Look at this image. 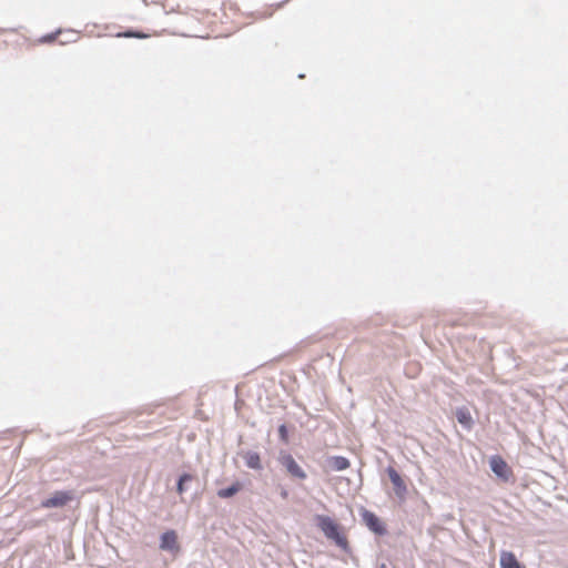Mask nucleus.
I'll list each match as a JSON object with an SVG mask.
<instances>
[{
    "label": "nucleus",
    "mask_w": 568,
    "mask_h": 568,
    "mask_svg": "<svg viewBox=\"0 0 568 568\" xmlns=\"http://www.w3.org/2000/svg\"><path fill=\"white\" fill-rule=\"evenodd\" d=\"M160 548L163 550L179 552L180 546L178 542V535L174 530H168L161 536Z\"/></svg>",
    "instance_id": "7"
},
{
    "label": "nucleus",
    "mask_w": 568,
    "mask_h": 568,
    "mask_svg": "<svg viewBox=\"0 0 568 568\" xmlns=\"http://www.w3.org/2000/svg\"><path fill=\"white\" fill-rule=\"evenodd\" d=\"M118 37L120 38H136V39H146L151 36H159L158 32H153L151 34H148V33H143V32H140V31H125V32H120L116 34Z\"/></svg>",
    "instance_id": "15"
},
{
    "label": "nucleus",
    "mask_w": 568,
    "mask_h": 568,
    "mask_svg": "<svg viewBox=\"0 0 568 568\" xmlns=\"http://www.w3.org/2000/svg\"><path fill=\"white\" fill-rule=\"evenodd\" d=\"M500 568H526L511 551L503 550L499 559Z\"/></svg>",
    "instance_id": "10"
},
{
    "label": "nucleus",
    "mask_w": 568,
    "mask_h": 568,
    "mask_svg": "<svg viewBox=\"0 0 568 568\" xmlns=\"http://www.w3.org/2000/svg\"><path fill=\"white\" fill-rule=\"evenodd\" d=\"M219 10L223 13L229 27L232 28V24L235 22L236 18L240 16V8L233 1H224L219 7Z\"/></svg>",
    "instance_id": "6"
},
{
    "label": "nucleus",
    "mask_w": 568,
    "mask_h": 568,
    "mask_svg": "<svg viewBox=\"0 0 568 568\" xmlns=\"http://www.w3.org/2000/svg\"><path fill=\"white\" fill-rule=\"evenodd\" d=\"M244 459H245V464L248 468H252V469H261L262 468L261 457L257 453L247 452L244 456Z\"/></svg>",
    "instance_id": "12"
},
{
    "label": "nucleus",
    "mask_w": 568,
    "mask_h": 568,
    "mask_svg": "<svg viewBox=\"0 0 568 568\" xmlns=\"http://www.w3.org/2000/svg\"><path fill=\"white\" fill-rule=\"evenodd\" d=\"M281 495H282V497H283V498H287V495H288V494H287V491H286V490H283Z\"/></svg>",
    "instance_id": "18"
},
{
    "label": "nucleus",
    "mask_w": 568,
    "mask_h": 568,
    "mask_svg": "<svg viewBox=\"0 0 568 568\" xmlns=\"http://www.w3.org/2000/svg\"><path fill=\"white\" fill-rule=\"evenodd\" d=\"M387 475L389 477V480L393 484L396 495L399 497H403L407 491V487H406L404 479L400 477V475L397 473V470L393 467L387 468Z\"/></svg>",
    "instance_id": "8"
},
{
    "label": "nucleus",
    "mask_w": 568,
    "mask_h": 568,
    "mask_svg": "<svg viewBox=\"0 0 568 568\" xmlns=\"http://www.w3.org/2000/svg\"><path fill=\"white\" fill-rule=\"evenodd\" d=\"M241 489H242L241 483L236 481L227 488L220 489L217 491V496L220 498H230V497L234 496L236 493H239Z\"/></svg>",
    "instance_id": "14"
},
{
    "label": "nucleus",
    "mask_w": 568,
    "mask_h": 568,
    "mask_svg": "<svg viewBox=\"0 0 568 568\" xmlns=\"http://www.w3.org/2000/svg\"><path fill=\"white\" fill-rule=\"evenodd\" d=\"M363 520L365 525L374 532L378 535H383L385 532V527L381 519L372 511H364L363 513Z\"/></svg>",
    "instance_id": "9"
},
{
    "label": "nucleus",
    "mask_w": 568,
    "mask_h": 568,
    "mask_svg": "<svg viewBox=\"0 0 568 568\" xmlns=\"http://www.w3.org/2000/svg\"><path fill=\"white\" fill-rule=\"evenodd\" d=\"M197 20L203 23L214 37L227 36L231 33L232 29L229 27L223 13L219 10H202L197 11L196 16Z\"/></svg>",
    "instance_id": "1"
},
{
    "label": "nucleus",
    "mask_w": 568,
    "mask_h": 568,
    "mask_svg": "<svg viewBox=\"0 0 568 568\" xmlns=\"http://www.w3.org/2000/svg\"><path fill=\"white\" fill-rule=\"evenodd\" d=\"M489 465L494 474L504 481H508L513 477L511 468L500 456H493L489 460Z\"/></svg>",
    "instance_id": "4"
},
{
    "label": "nucleus",
    "mask_w": 568,
    "mask_h": 568,
    "mask_svg": "<svg viewBox=\"0 0 568 568\" xmlns=\"http://www.w3.org/2000/svg\"><path fill=\"white\" fill-rule=\"evenodd\" d=\"M379 568H387V566L385 564H382Z\"/></svg>",
    "instance_id": "19"
},
{
    "label": "nucleus",
    "mask_w": 568,
    "mask_h": 568,
    "mask_svg": "<svg viewBox=\"0 0 568 568\" xmlns=\"http://www.w3.org/2000/svg\"><path fill=\"white\" fill-rule=\"evenodd\" d=\"M456 418L458 423L466 428H470L473 426V417L467 408H458L456 412Z\"/></svg>",
    "instance_id": "11"
},
{
    "label": "nucleus",
    "mask_w": 568,
    "mask_h": 568,
    "mask_svg": "<svg viewBox=\"0 0 568 568\" xmlns=\"http://www.w3.org/2000/svg\"><path fill=\"white\" fill-rule=\"evenodd\" d=\"M317 524L323 534L335 541V544L342 549L346 550L348 547V540L346 536L339 530L338 525L327 516H318Z\"/></svg>",
    "instance_id": "2"
},
{
    "label": "nucleus",
    "mask_w": 568,
    "mask_h": 568,
    "mask_svg": "<svg viewBox=\"0 0 568 568\" xmlns=\"http://www.w3.org/2000/svg\"><path fill=\"white\" fill-rule=\"evenodd\" d=\"M280 464L286 469L290 476L298 479H305L307 477L304 469L296 463L291 454H282L278 458Z\"/></svg>",
    "instance_id": "3"
},
{
    "label": "nucleus",
    "mask_w": 568,
    "mask_h": 568,
    "mask_svg": "<svg viewBox=\"0 0 568 568\" xmlns=\"http://www.w3.org/2000/svg\"><path fill=\"white\" fill-rule=\"evenodd\" d=\"M278 433H280V436H281V439L283 442H287V429H286V426L285 425H281L280 428H278Z\"/></svg>",
    "instance_id": "17"
},
{
    "label": "nucleus",
    "mask_w": 568,
    "mask_h": 568,
    "mask_svg": "<svg viewBox=\"0 0 568 568\" xmlns=\"http://www.w3.org/2000/svg\"><path fill=\"white\" fill-rule=\"evenodd\" d=\"M193 479V477L190 475V474H183L179 481H178V486H176V490L178 493L181 495L184 493L185 488H184V483L186 481H191Z\"/></svg>",
    "instance_id": "16"
},
{
    "label": "nucleus",
    "mask_w": 568,
    "mask_h": 568,
    "mask_svg": "<svg viewBox=\"0 0 568 568\" xmlns=\"http://www.w3.org/2000/svg\"><path fill=\"white\" fill-rule=\"evenodd\" d=\"M329 465L334 470L341 471L347 469L351 466V463L343 456H334L329 459Z\"/></svg>",
    "instance_id": "13"
},
{
    "label": "nucleus",
    "mask_w": 568,
    "mask_h": 568,
    "mask_svg": "<svg viewBox=\"0 0 568 568\" xmlns=\"http://www.w3.org/2000/svg\"><path fill=\"white\" fill-rule=\"evenodd\" d=\"M73 499L70 491H55L51 497L41 503L42 508H58L63 507Z\"/></svg>",
    "instance_id": "5"
}]
</instances>
